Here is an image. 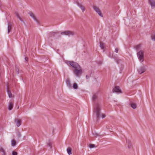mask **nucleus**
Instances as JSON below:
<instances>
[{
    "label": "nucleus",
    "mask_w": 155,
    "mask_h": 155,
    "mask_svg": "<svg viewBox=\"0 0 155 155\" xmlns=\"http://www.w3.org/2000/svg\"><path fill=\"white\" fill-rule=\"evenodd\" d=\"M101 106L99 104H97L95 105L94 108V111L96 115L97 120L101 117H102V118H104L105 117L106 115L104 114H102L101 113Z\"/></svg>",
    "instance_id": "1"
},
{
    "label": "nucleus",
    "mask_w": 155,
    "mask_h": 155,
    "mask_svg": "<svg viewBox=\"0 0 155 155\" xmlns=\"http://www.w3.org/2000/svg\"><path fill=\"white\" fill-rule=\"evenodd\" d=\"M74 74L77 77H80L83 73V71L80 66L79 68H75L73 71Z\"/></svg>",
    "instance_id": "2"
},
{
    "label": "nucleus",
    "mask_w": 155,
    "mask_h": 155,
    "mask_svg": "<svg viewBox=\"0 0 155 155\" xmlns=\"http://www.w3.org/2000/svg\"><path fill=\"white\" fill-rule=\"evenodd\" d=\"M144 53L143 51L140 50L137 53V57L141 62H143L144 61Z\"/></svg>",
    "instance_id": "3"
},
{
    "label": "nucleus",
    "mask_w": 155,
    "mask_h": 155,
    "mask_svg": "<svg viewBox=\"0 0 155 155\" xmlns=\"http://www.w3.org/2000/svg\"><path fill=\"white\" fill-rule=\"evenodd\" d=\"M66 63H69L74 68V69L75 68H79L80 65L77 63L74 62L73 61H67V62H66Z\"/></svg>",
    "instance_id": "4"
},
{
    "label": "nucleus",
    "mask_w": 155,
    "mask_h": 155,
    "mask_svg": "<svg viewBox=\"0 0 155 155\" xmlns=\"http://www.w3.org/2000/svg\"><path fill=\"white\" fill-rule=\"evenodd\" d=\"M60 33L61 35H64L68 36L70 35H74V33L73 32L69 31H64L61 32Z\"/></svg>",
    "instance_id": "5"
},
{
    "label": "nucleus",
    "mask_w": 155,
    "mask_h": 155,
    "mask_svg": "<svg viewBox=\"0 0 155 155\" xmlns=\"http://www.w3.org/2000/svg\"><path fill=\"white\" fill-rule=\"evenodd\" d=\"M137 71L138 73L139 74H141L145 72L146 71V69L145 67L144 66H143L140 67L138 69Z\"/></svg>",
    "instance_id": "6"
},
{
    "label": "nucleus",
    "mask_w": 155,
    "mask_h": 155,
    "mask_svg": "<svg viewBox=\"0 0 155 155\" xmlns=\"http://www.w3.org/2000/svg\"><path fill=\"white\" fill-rule=\"evenodd\" d=\"M126 143L127 146V147L129 149H130L132 148V144L130 140H127Z\"/></svg>",
    "instance_id": "7"
},
{
    "label": "nucleus",
    "mask_w": 155,
    "mask_h": 155,
    "mask_svg": "<svg viewBox=\"0 0 155 155\" xmlns=\"http://www.w3.org/2000/svg\"><path fill=\"white\" fill-rule=\"evenodd\" d=\"M29 14L30 16L32 17L33 19L37 23H38V21L37 19L36 18V17L35 14L31 12H29Z\"/></svg>",
    "instance_id": "8"
},
{
    "label": "nucleus",
    "mask_w": 155,
    "mask_h": 155,
    "mask_svg": "<svg viewBox=\"0 0 155 155\" xmlns=\"http://www.w3.org/2000/svg\"><path fill=\"white\" fill-rule=\"evenodd\" d=\"M149 3L151 5L152 8L155 7V1L154 0H149Z\"/></svg>",
    "instance_id": "9"
},
{
    "label": "nucleus",
    "mask_w": 155,
    "mask_h": 155,
    "mask_svg": "<svg viewBox=\"0 0 155 155\" xmlns=\"http://www.w3.org/2000/svg\"><path fill=\"white\" fill-rule=\"evenodd\" d=\"M66 83L67 86L68 87V88H72V87L71 86V82L70 81V80L69 78H68L66 80Z\"/></svg>",
    "instance_id": "10"
},
{
    "label": "nucleus",
    "mask_w": 155,
    "mask_h": 155,
    "mask_svg": "<svg viewBox=\"0 0 155 155\" xmlns=\"http://www.w3.org/2000/svg\"><path fill=\"white\" fill-rule=\"evenodd\" d=\"M15 122L16 123V125L18 127L20 126L21 124V121L19 119H15Z\"/></svg>",
    "instance_id": "11"
},
{
    "label": "nucleus",
    "mask_w": 155,
    "mask_h": 155,
    "mask_svg": "<svg viewBox=\"0 0 155 155\" xmlns=\"http://www.w3.org/2000/svg\"><path fill=\"white\" fill-rule=\"evenodd\" d=\"M113 92H115L117 93H119L121 92V91L119 87L116 86L113 90Z\"/></svg>",
    "instance_id": "12"
},
{
    "label": "nucleus",
    "mask_w": 155,
    "mask_h": 155,
    "mask_svg": "<svg viewBox=\"0 0 155 155\" xmlns=\"http://www.w3.org/2000/svg\"><path fill=\"white\" fill-rule=\"evenodd\" d=\"M76 4L78 6H79L81 9L82 12H84L85 9V7L81 4L79 3L78 2H77Z\"/></svg>",
    "instance_id": "13"
},
{
    "label": "nucleus",
    "mask_w": 155,
    "mask_h": 155,
    "mask_svg": "<svg viewBox=\"0 0 155 155\" xmlns=\"http://www.w3.org/2000/svg\"><path fill=\"white\" fill-rule=\"evenodd\" d=\"M12 29V25L10 22H8V34L10 31V30Z\"/></svg>",
    "instance_id": "14"
},
{
    "label": "nucleus",
    "mask_w": 155,
    "mask_h": 155,
    "mask_svg": "<svg viewBox=\"0 0 155 155\" xmlns=\"http://www.w3.org/2000/svg\"><path fill=\"white\" fill-rule=\"evenodd\" d=\"M130 106L134 109H136L137 108V104L134 103H132L130 104Z\"/></svg>",
    "instance_id": "15"
},
{
    "label": "nucleus",
    "mask_w": 155,
    "mask_h": 155,
    "mask_svg": "<svg viewBox=\"0 0 155 155\" xmlns=\"http://www.w3.org/2000/svg\"><path fill=\"white\" fill-rule=\"evenodd\" d=\"M93 9L96 12H98L100 10L99 8L98 7H97L96 6H94L93 7Z\"/></svg>",
    "instance_id": "16"
},
{
    "label": "nucleus",
    "mask_w": 155,
    "mask_h": 155,
    "mask_svg": "<svg viewBox=\"0 0 155 155\" xmlns=\"http://www.w3.org/2000/svg\"><path fill=\"white\" fill-rule=\"evenodd\" d=\"M13 104L12 102H10L9 104L8 109L9 110H11L13 108Z\"/></svg>",
    "instance_id": "17"
},
{
    "label": "nucleus",
    "mask_w": 155,
    "mask_h": 155,
    "mask_svg": "<svg viewBox=\"0 0 155 155\" xmlns=\"http://www.w3.org/2000/svg\"><path fill=\"white\" fill-rule=\"evenodd\" d=\"M100 48H101L103 50V51L104 52L105 51L104 50V44L102 42H101L100 43Z\"/></svg>",
    "instance_id": "18"
},
{
    "label": "nucleus",
    "mask_w": 155,
    "mask_h": 155,
    "mask_svg": "<svg viewBox=\"0 0 155 155\" xmlns=\"http://www.w3.org/2000/svg\"><path fill=\"white\" fill-rule=\"evenodd\" d=\"M73 88L75 89H77L78 88V86L76 83H74L73 84Z\"/></svg>",
    "instance_id": "19"
},
{
    "label": "nucleus",
    "mask_w": 155,
    "mask_h": 155,
    "mask_svg": "<svg viewBox=\"0 0 155 155\" xmlns=\"http://www.w3.org/2000/svg\"><path fill=\"white\" fill-rule=\"evenodd\" d=\"M67 151L69 155L72 154L71 149L70 147H68L67 149Z\"/></svg>",
    "instance_id": "20"
},
{
    "label": "nucleus",
    "mask_w": 155,
    "mask_h": 155,
    "mask_svg": "<svg viewBox=\"0 0 155 155\" xmlns=\"http://www.w3.org/2000/svg\"><path fill=\"white\" fill-rule=\"evenodd\" d=\"M15 14L17 16V17H18V18L20 20V21L22 22H23V20L21 19V17H20L18 13L17 12H15Z\"/></svg>",
    "instance_id": "21"
},
{
    "label": "nucleus",
    "mask_w": 155,
    "mask_h": 155,
    "mask_svg": "<svg viewBox=\"0 0 155 155\" xmlns=\"http://www.w3.org/2000/svg\"><path fill=\"white\" fill-rule=\"evenodd\" d=\"M16 144V141L14 140H12L11 141V145L12 146H14Z\"/></svg>",
    "instance_id": "22"
},
{
    "label": "nucleus",
    "mask_w": 155,
    "mask_h": 155,
    "mask_svg": "<svg viewBox=\"0 0 155 155\" xmlns=\"http://www.w3.org/2000/svg\"><path fill=\"white\" fill-rule=\"evenodd\" d=\"M7 92H8L9 97L10 98H11L12 96V94L11 92L8 89L7 90Z\"/></svg>",
    "instance_id": "23"
},
{
    "label": "nucleus",
    "mask_w": 155,
    "mask_h": 155,
    "mask_svg": "<svg viewBox=\"0 0 155 155\" xmlns=\"http://www.w3.org/2000/svg\"><path fill=\"white\" fill-rule=\"evenodd\" d=\"M141 47L140 45H136L135 47V48L137 51Z\"/></svg>",
    "instance_id": "24"
},
{
    "label": "nucleus",
    "mask_w": 155,
    "mask_h": 155,
    "mask_svg": "<svg viewBox=\"0 0 155 155\" xmlns=\"http://www.w3.org/2000/svg\"><path fill=\"white\" fill-rule=\"evenodd\" d=\"M0 151H1L3 153V155H5V151L2 148L0 147Z\"/></svg>",
    "instance_id": "25"
},
{
    "label": "nucleus",
    "mask_w": 155,
    "mask_h": 155,
    "mask_svg": "<svg viewBox=\"0 0 155 155\" xmlns=\"http://www.w3.org/2000/svg\"><path fill=\"white\" fill-rule=\"evenodd\" d=\"M56 34V33L55 32H51L50 33V34H49L50 36L51 37L54 35L55 34Z\"/></svg>",
    "instance_id": "26"
},
{
    "label": "nucleus",
    "mask_w": 155,
    "mask_h": 155,
    "mask_svg": "<svg viewBox=\"0 0 155 155\" xmlns=\"http://www.w3.org/2000/svg\"><path fill=\"white\" fill-rule=\"evenodd\" d=\"M97 98V96L96 95H94L92 97V99L93 101H95Z\"/></svg>",
    "instance_id": "27"
},
{
    "label": "nucleus",
    "mask_w": 155,
    "mask_h": 155,
    "mask_svg": "<svg viewBox=\"0 0 155 155\" xmlns=\"http://www.w3.org/2000/svg\"><path fill=\"white\" fill-rule=\"evenodd\" d=\"M151 39L152 40L155 41V34H153L151 36Z\"/></svg>",
    "instance_id": "28"
},
{
    "label": "nucleus",
    "mask_w": 155,
    "mask_h": 155,
    "mask_svg": "<svg viewBox=\"0 0 155 155\" xmlns=\"http://www.w3.org/2000/svg\"><path fill=\"white\" fill-rule=\"evenodd\" d=\"M98 15L100 16L101 17H103V14L101 13V10H100L98 12H97Z\"/></svg>",
    "instance_id": "29"
},
{
    "label": "nucleus",
    "mask_w": 155,
    "mask_h": 155,
    "mask_svg": "<svg viewBox=\"0 0 155 155\" xmlns=\"http://www.w3.org/2000/svg\"><path fill=\"white\" fill-rule=\"evenodd\" d=\"M95 145L94 144H90L89 145V147L90 148H93L95 147Z\"/></svg>",
    "instance_id": "30"
},
{
    "label": "nucleus",
    "mask_w": 155,
    "mask_h": 155,
    "mask_svg": "<svg viewBox=\"0 0 155 155\" xmlns=\"http://www.w3.org/2000/svg\"><path fill=\"white\" fill-rule=\"evenodd\" d=\"M47 145L49 147H50V148H51V143L50 142L48 143Z\"/></svg>",
    "instance_id": "31"
},
{
    "label": "nucleus",
    "mask_w": 155,
    "mask_h": 155,
    "mask_svg": "<svg viewBox=\"0 0 155 155\" xmlns=\"http://www.w3.org/2000/svg\"><path fill=\"white\" fill-rule=\"evenodd\" d=\"M17 153L15 151H13L12 152V155H17Z\"/></svg>",
    "instance_id": "32"
},
{
    "label": "nucleus",
    "mask_w": 155,
    "mask_h": 155,
    "mask_svg": "<svg viewBox=\"0 0 155 155\" xmlns=\"http://www.w3.org/2000/svg\"><path fill=\"white\" fill-rule=\"evenodd\" d=\"M119 49L118 48H116L115 50V52L117 53Z\"/></svg>",
    "instance_id": "33"
},
{
    "label": "nucleus",
    "mask_w": 155,
    "mask_h": 155,
    "mask_svg": "<svg viewBox=\"0 0 155 155\" xmlns=\"http://www.w3.org/2000/svg\"><path fill=\"white\" fill-rule=\"evenodd\" d=\"M94 134V135H95L96 136V137L97 136H100V135L98 134H97V133H95Z\"/></svg>",
    "instance_id": "34"
},
{
    "label": "nucleus",
    "mask_w": 155,
    "mask_h": 155,
    "mask_svg": "<svg viewBox=\"0 0 155 155\" xmlns=\"http://www.w3.org/2000/svg\"><path fill=\"white\" fill-rule=\"evenodd\" d=\"M18 135L19 137H20L21 136V134L19 132H18Z\"/></svg>",
    "instance_id": "35"
},
{
    "label": "nucleus",
    "mask_w": 155,
    "mask_h": 155,
    "mask_svg": "<svg viewBox=\"0 0 155 155\" xmlns=\"http://www.w3.org/2000/svg\"><path fill=\"white\" fill-rule=\"evenodd\" d=\"M86 78L87 79H88L89 78V76L88 75H87L86 76Z\"/></svg>",
    "instance_id": "36"
},
{
    "label": "nucleus",
    "mask_w": 155,
    "mask_h": 155,
    "mask_svg": "<svg viewBox=\"0 0 155 155\" xmlns=\"http://www.w3.org/2000/svg\"><path fill=\"white\" fill-rule=\"evenodd\" d=\"M28 58L27 57H26L25 58V59L26 61H27L28 60Z\"/></svg>",
    "instance_id": "37"
},
{
    "label": "nucleus",
    "mask_w": 155,
    "mask_h": 155,
    "mask_svg": "<svg viewBox=\"0 0 155 155\" xmlns=\"http://www.w3.org/2000/svg\"><path fill=\"white\" fill-rule=\"evenodd\" d=\"M102 63V61H100L99 62H98V64H101Z\"/></svg>",
    "instance_id": "38"
},
{
    "label": "nucleus",
    "mask_w": 155,
    "mask_h": 155,
    "mask_svg": "<svg viewBox=\"0 0 155 155\" xmlns=\"http://www.w3.org/2000/svg\"><path fill=\"white\" fill-rule=\"evenodd\" d=\"M107 129H109V126H107L106 127Z\"/></svg>",
    "instance_id": "39"
},
{
    "label": "nucleus",
    "mask_w": 155,
    "mask_h": 155,
    "mask_svg": "<svg viewBox=\"0 0 155 155\" xmlns=\"http://www.w3.org/2000/svg\"><path fill=\"white\" fill-rule=\"evenodd\" d=\"M19 108V106H18V107H17V108H18V109Z\"/></svg>",
    "instance_id": "40"
}]
</instances>
